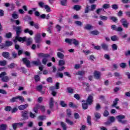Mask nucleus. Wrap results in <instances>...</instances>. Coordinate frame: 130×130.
I'll list each match as a JSON object with an SVG mask.
<instances>
[{"mask_svg": "<svg viewBox=\"0 0 130 130\" xmlns=\"http://www.w3.org/2000/svg\"><path fill=\"white\" fill-rule=\"evenodd\" d=\"M37 55L39 57H43L42 60L43 64H46V63H47V61H48L47 57L50 56V55L48 54H44L43 53H37Z\"/></svg>", "mask_w": 130, "mask_h": 130, "instance_id": "nucleus-1", "label": "nucleus"}, {"mask_svg": "<svg viewBox=\"0 0 130 130\" xmlns=\"http://www.w3.org/2000/svg\"><path fill=\"white\" fill-rule=\"evenodd\" d=\"M65 42H66V43H68V44H70V45L74 44L75 46H78V45L80 44V42L75 39H66Z\"/></svg>", "mask_w": 130, "mask_h": 130, "instance_id": "nucleus-2", "label": "nucleus"}, {"mask_svg": "<svg viewBox=\"0 0 130 130\" xmlns=\"http://www.w3.org/2000/svg\"><path fill=\"white\" fill-rule=\"evenodd\" d=\"M116 119L122 124H126L127 123V120H124L125 118V116L122 115H119L116 117Z\"/></svg>", "mask_w": 130, "mask_h": 130, "instance_id": "nucleus-3", "label": "nucleus"}, {"mask_svg": "<svg viewBox=\"0 0 130 130\" xmlns=\"http://www.w3.org/2000/svg\"><path fill=\"white\" fill-rule=\"evenodd\" d=\"M18 99L19 100V101L21 102V103L25 102V99L22 96H17L16 97L12 98L10 100V102L11 103H14V102H18Z\"/></svg>", "mask_w": 130, "mask_h": 130, "instance_id": "nucleus-4", "label": "nucleus"}, {"mask_svg": "<svg viewBox=\"0 0 130 130\" xmlns=\"http://www.w3.org/2000/svg\"><path fill=\"white\" fill-rule=\"evenodd\" d=\"M0 78H2V81L4 83H8L10 81V78H9V76H7L6 72H3L0 74Z\"/></svg>", "mask_w": 130, "mask_h": 130, "instance_id": "nucleus-5", "label": "nucleus"}, {"mask_svg": "<svg viewBox=\"0 0 130 130\" xmlns=\"http://www.w3.org/2000/svg\"><path fill=\"white\" fill-rule=\"evenodd\" d=\"M13 30H15L16 32V36H20L22 33V26L13 25Z\"/></svg>", "mask_w": 130, "mask_h": 130, "instance_id": "nucleus-6", "label": "nucleus"}, {"mask_svg": "<svg viewBox=\"0 0 130 130\" xmlns=\"http://www.w3.org/2000/svg\"><path fill=\"white\" fill-rule=\"evenodd\" d=\"M120 23H121L124 28H128V25L129 23L127 22V20L125 18H121L120 20Z\"/></svg>", "mask_w": 130, "mask_h": 130, "instance_id": "nucleus-7", "label": "nucleus"}, {"mask_svg": "<svg viewBox=\"0 0 130 130\" xmlns=\"http://www.w3.org/2000/svg\"><path fill=\"white\" fill-rule=\"evenodd\" d=\"M101 47L105 51H109V45L106 43H103L101 44Z\"/></svg>", "mask_w": 130, "mask_h": 130, "instance_id": "nucleus-8", "label": "nucleus"}, {"mask_svg": "<svg viewBox=\"0 0 130 130\" xmlns=\"http://www.w3.org/2000/svg\"><path fill=\"white\" fill-rule=\"evenodd\" d=\"M22 61L23 63L26 66L27 68H31V62L28 60L27 57L22 58Z\"/></svg>", "mask_w": 130, "mask_h": 130, "instance_id": "nucleus-9", "label": "nucleus"}, {"mask_svg": "<svg viewBox=\"0 0 130 130\" xmlns=\"http://www.w3.org/2000/svg\"><path fill=\"white\" fill-rule=\"evenodd\" d=\"M35 41L36 43H40L41 42V34H37L35 37Z\"/></svg>", "mask_w": 130, "mask_h": 130, "instance_id": "nucleus-10", "label": "nucleus"}, {"mask_svg": "<svg viewBox=\"0 0 130 130\" xmlns=\"http://www.w3.org/2000/svg\"><path fill=\"white\" fill-rule=\"evenodd\" d=\"M28 114L29 112L27 111H23L21 112V116L24 120L28 119L29 118V117L28 116Z\"/></svg>", "mask_w": 130, "mask_h": 130, "instance_id": "nucleus-11", "label": "nucleus"}, {"mask_svg": "<svg viewBox=\"0 0 130 130\" xmlns=\"http://www.w3.org/2000/svg\"><path fill=\"white\" fill-rule=\"evenodd\" d=\"M2 56L7 59H9V60H12V58L10 56V53L9 52H4L2 54Z\"/></svg>", "mask_w": 130, "mask_h": 130, "instance_id": "nucleus-12", "label": "nucleus"}, {"mask_svg": "<svg viewBox=\"0 0 130 130\" xmlns=\"http://www.w3.org/2000/svg\"><path fill=\"white\" fill-rule=\"evenodd\" d=\"M93 96L91 94L89 95L87 99L86 100V103L89 104V105H92L93 104Z\"/></svg>", "mask_w": 130, "mask_h": 130, "instance_id": "nucleus-13", "label": "nucleus"}, {"mask_svg": "<svg viewBox=\"0 0 130 130\" xmlns=\"http://www.w3.org/2000/svg\"><path fill=\"white\" fill-rule=\"evenodd\" d=\"M49 106L50 109H53V107H54V100L53 98H51L49 101Z\"/></svg>", "mask_w": 130, "mask_h": 130, "instance_id": "nucleus-14", "label": "nucleus"}, {"mask_svg": "<svg viewBox=\"0 0 130 130\" xmlns=\"http://www.w3.org/2000/svg\"><path fill=\"white\" fill-rule=\"evenodd\" d=\"M29 24L30 26H31V27H35V28L37 30L39 29V24H38V23H35L34 22V21H30L29 22Z\"/></svg>", "mask_w": 130, "mask_h": 130, "instance_id": "nucleus-15", "label": "nucleus"}, {"mask_svg": "<svg viewBox=\"0 0 130 130\" xmlns=\"http://www.w3.org/2000/svg\"><path fill=\"white\" fill-rule=\"evenodd\" d=\"M27 38L26 37H20V36H16V40H18L19 42H25L26 41Z\"/></svg>", "mask_w": 130, "mask_h": 130, "instance_id": "nucleus-16", "label": "nucleus"}, {"mask_svg": "<svg viewBox=\"0 0 130 130\" xmlns=\"http://www.w3.org/2000/svg\"><path fill=\"white\" fill-rule=\"evenodd\" d=\"M93 75L95 79L99 80V79H100V77H101V72L95 71H94Z\"/></svg>", "mask_w": 130, "mask_h": 130, "instance_id": "nucleus-17", "label": "nucleus"}, {"mask_svg": "<svg viewBox=\"0 0 130 130\" xmlns=\"http://www.w3.org/2000/svg\"><path fill=\"white\" fill-rule=\"evenodd\" d=\"M94 120L95 121H98V119H100L101 118V114L96 112L94 113Z\"/></svg>", "mask_w": 130, "mask_h": 130, "instance_id": "nucleus-18", "label": "nucleus"}, {"mask_svg": "<svg viewBox=\"0 0 130 130\" xmlns=\"http://www.w3.org/2000/svg\"><path fill=\"white\" fill-rule=\"evenodd\" d=\"M43 88V86H42V85H38L36 87V89L37 90V91H38L39 92H40V93H41V94H44V91H42V89Z\"/></svg>", "mask_w": 130, "mask_h": 130, "instance_id": "nucleus-19", "label": "nucleus"}, {"mask_svg": "<svg viewBox=\"0 0 130 130\" xmlns=\"http://www.w3.org/2000/svg\"><path fill=\"white\" fill-rule=\"evenodd\" d=\"M29 106V105L28 104H26L25 105H21L19 106H18V109L19 110H24L27 108Z\"/></svg>", "mask_w": 130, "mask_h": 130, "instance_id": "nucleus-20", "label": "nucleus"}, {"mask_svg": "<svg viewBox=\"0 0 130 130\" xmlns=\"http://www.w3.org/2000/svg\"><path fill=\"white\" fill-rule=\"evenodd\" d=\"M84 29L85 30H92V29H94V26H93L90 24H87L85 26Z\"/></svg>", "mask_w": 130, "mask_h": 130, "instance_id": "nucleus-21", "label": "nucleus"}, {"mask_svg": "<svg viewBox=\"0 0 130 130\" xmlns=\"http://www.w3.org/2000/svg\"><path fill=\"white\" fill-rule=\"evenodd\" d=\"M89 104H88V103H83L82 104V109L83 110H86L87 109H88V108H89Z\"/></svg>", "mask_w": 130, "mask_h": 130, "instance_id": "nucleus-22", "label": "nucleus"}, {"mask_svg": "<svg viewBox=\"0 0 130 130\" xmlns=\"http://www.w3.org/2000/svg\"><path fill=\"white\" fill-rule=\"evenodd\" d=\"M8 128V125L7 124H1L0 125V130H6Z\"/></svg>", "mask_w": 130, "mask_h": 130, "instance_id": "nucleus-23", "label": "nucleus"}, {"mask_svg": "<svg viewBox=\"0 0 130 130\" xmlns=\"http://www.w3.org/2000/svg\"><path fill=\"white\" fill-rule=\"evenodd\" d=\"M39 104L36 105L33 108V111L37 114L38 113V109H39Z\"/></svg>", "mask_w": 130, "mask_h": 130, "instance_id": "nucleus-24", "label": "nucleus"}, {"mask_svg": "<svg viewBox=\"0 0 130 130\" xmlns=\"http://www.w3.org/2000/svg\"><path fill=\"white\" fill-rule=\"evenodd\" d=\"M111 40H112V41H118L119 38H118L117 36L114 35L111 37Z\"/></svg>", "mask_w": 130, "mask_h": 130, "instance_id": "nucleus-25", "label": "nucleus"}, {"mask_svg": "<svg viewBox=\"0 0 130 130\" xmlns=\"http://www.w3.org/2000/svg\"><path fill=\"white\" fill-rule=\"evenodd\" d=\"M57 57H58V58H60L61 59H63L64 57V55H63V54H62V53L58 52L57 53Z\"/></svg>", "mask_w": 130, "mask_h": 130, "instance_id": "nucleus-26", "label": "nucleus"}, {"mask_svg": "<svg viewBox=\"0 0 130 130\" xmlns=\"http://www.w3.org/2000/svg\"><path fill=\"white\" fill-rule=\"evenodd\" d=\"M86 74V71H79L77 73H76V75L77 76H84Z\"/></svg>", "mask_w": 130, "mask_h": 130, "instance_id": "nucleus-27", "label": "nucleus"}, {"mask_svg": "<svg viewBox=\"0 0 130 130\" xmlns=\"http://www.w3.org/2000/svg\"><path fill=\"white\" fill-rule=\"evenodd\" d=\"M26 46H30L32 44V38H29L27 40H26Z\"/></svg>", "mask_w": 130, "mask_h": 130, "instance_id": "nucleus-28", "label": "nucleus"}, {"mask_svg": "<svg viewBox=\"0 0 130 130\" xmlns=\"http://www.w3.org/2000/svg\"><path fill=\"white\" fill-rule=\"evenodd\" d=\"M119 101V99L118 98H116L113 102V104L112 105V107H115L117 105V103Z\"/></svg>", "mask_w": 130, "mask_h": 130, "instance_id": "nucleus-29", "label": "nucleus"}, {"mask_svg": "<svg viewBox=\"0 0 130 130\" xmlns=\"http://www.w3.org/2000/svg\"><path fill=\"white\" fill-rule=\"evenodd\" d=\"M110 19L113 21L114 23H117V21H118V19L115 16H110Z\"/></svg>", "mask_w": 130, "mask_h": 130, "instance_id": "nucleus-30", "label": "nucleus"}, {"mask_svg": "<svg viewBox=\"0 0 130 130\" xmlns=\"http://www.w3.org/2000/svg\"><path fill=\"white\" fill-rule=\"evenodd\" d=\"M74 23L76 25H77V26H79V27H83V22L79 20L75 21Z\"/></svg>", "mask_w": 130, "mask_h": 130, "instance_id": "nucleus-31", "label": "nucleus"}, {"mask_svg": "<svg viewBox=\"0 0 130 130\" xmlns=\"http://www.w3.org/2000/svg\"><path fill=\"white\" fill-rule=\"evenodd\" d=\"M64 64H66V61H64V60H62V59L59 60L58 66L62 67V66H64Z\"/></svg>", "mask_w": 130, "mask_h": 130, "instance_id": "nucleus-32", "label": "nucleus"}, {"mask_svg": "<svg viewBox=\"0 0 130 130\" xmlns=\"http://www.w3.org/2000/svg\"><path fill=\"white\" fill-rule=\"evenodd\" d=\"M67 90L68 91V92L69 93V94H73L74 93V89H73L71 87H67Z\"/></svg>", "mask_w": 130, "mask_h": 130, "instance_id": "nucleus-33", "label": "nucleus"}, {"mask_svg": "<svg viewBox=\"0 0 130 130\" xmlns=\"http://www.w3.org/2000/svg\"><path fill=\"white\" fill-rule=\"evenodd\" d=\"M87 122L88 124V125H92V122H91V116H87Z\"/></svg>", "mask_w": 130, "mask_h": 130, "instance_id": "nucleus-34", "label": "nucleus"}, {"mask_svg": "<svg viewBox=\"0 0 130 130\" xmlns=\"http://www.w3.org/2000/svg\"><path fill=\"white\" fill-rule=\"evenodd\" d=\"M101 109V105L99 103H96V106L95 107V109L96 111H99V110Z\"/></svg>", "mask_w": 130, "mask_h": 130, "instance_id": "nucleus-35", "label": "nucleus"}, {"mask_svg": "<svg viewBox=\"0 0 130 130\" xmlns=\"http://www.w3.org/2000/svg\"><path fill=\"white\" fill-rule=\"evenodd\" d=\"M90 34H91V35H99V34H100V32H99L98 30H95L90 31Z\"/></svg>", "mask_w": 130, "mask_h": 130, "instance_id": "nucleus-36", "label": "nucleus"}, {"mask_svg": "<svg viewBox=\"0 0 130 130\" xmlns=\"http://www.w3.org/2000/svg\"><path fill=\"white\" fill-rule=\"evenodd\" d=\"M31 63L35 66H39V64H41V62H40V60H38V61H32Z\"/></svg>", "mask_w": 130, "mask_h": 130, "instance_id": "nucleus-37", "label": "nucleus"}, {"mask_svg": "<svg viewBox=\"0 0 130 130\" xmlns=\"http://www.w3.org/2000/svg\"><path fill=\"white\" fill-rule=\"evenodd\" d=\"M100 20H102V21H107L108 17L107 16H105L103 15L100 16Z\"/></svg>", "mask_w": 130, "mask_h": 130, "instance_id": "nucleus-38", "label": "nucleus"}, {"mask_svg": "<svg viewBox=\"0 0 130 130\" xmlns=\"http://www.w3.org/2000/svg\"><path fill=\"white\" fill-rule=\"evenodd\" d=\"M56 78H63V74L62 73H57L56 75Z\"/></svg>", "mask_w": 130, "mask_h": 130, "instance_id": "nucleus-39", "label": "nucleus"}, {"mask_svg": "<svg viewBox=\"0 0 130 130\" xmlns=\"http://www.w3.org/2000/svg\"><path fill=\"white\" fill-rule=\"evenodd\" d=\"M5 44H6V47H10V46H12L13 45V42L7 41L5 42Z\"/></svg>", "mask_w": 130, "mask_h": 130, "instance_id": "nucleus-40", "label": "nucleus"}, {"mask_svg": "<svg viewBox=\"0 0 130 130\" xmlns=\"http://www.w3.org/2000/svg\"><path fill=\"white\" fill-rule=\"evenodd\" d=\"M81 7L80 5H75L74 6L73 9L75 11H80L81 10Z\"/></svg>", "mask_w": 130, "mask_h": 130, "instance_id": "nucleus-41", "label": "nucleus"}, {"mask_svg": "<svg viewBox=\"0 0 130 130\" xmlns=\"http://www.w3.org/2000/svg\"><path fill=\"white\" fill-rule=\"evenodd\" d=\"M44 8L46 10V12H47L48 13H49V12H51V10H50V7H49L48 5H44Z\"/></svg>", "mask_w": 130, "mask_h": 130, "instance_id": "nucleus-42", "label": "nucleus"}, {"mask_svg": "<svg viewBox=\"0 0 130 130\" xmlns=\"http://www.w3.org/2000/svg\"><path fill=\"white\" fill-rule=\"evenodd\" d=\"M60 125L63 130H67V125L63 122H60Z\"/></svg>", "mask_w": 130, "mask_h": 130, "instance_id": "nucleus-43", "label": "nucleus"}, {"mask_svg": "<svg viewBox=\"0 0 130 130\" xmlns=\"http://www.w3.org/2000/svg\"><path fill=\"white\" fill-rule=\"evenodd\" d=\"M60 105L61 106V107H67V106H68V104H66V103H64V101H60Z\"/></svg>", "mask_w": 130, "mask_h": 130, "instance_id": "nucleus-44", "label": "nucleus"}, {"mask_svg": "<svg viewBox=\"0 0 130 130\" xmlns=\"http://www.w3.org/2000/svg\"><path fill=\"white\" fill-rule=\"evenodd\" d=\"M0 66L2 67H5V66H7V61L6 60L0 61Z\"/></svg>", "mask_w": 130, "mask_h": 130, "instance_id": "nucleus-45", "label": "nucleus"}, {"mask_svg": "<svg viewBox=\"0 0 130 130\" xmlns=\"http://www.w3.org/2000/svg\"><path fill=\"white\" fill-rule=\"evenodd\" d=\"M66 122H67V123H68V124H70V125H74V122L71 121L69 119H66Z\"/></svg>", "mask_w": 130, "mask_h": 130, "instance_id": "nucleus-46", "label": "nucleus"}, {"mask_svg": "<svg viewBox=\"0 0 130 130\" xmlns=\"http://www.w3.org/2000/svg\"><path fill=\"white\" fill-rule=\"evenodd\" d=\"M109 119L111 123H112L115 121V117L114 116H110Z\"/></svg>", "mask_w": 130, "mask_h": 130, "instance_id": "nucleus-47", "label": "nucleus"}, {"mask_svg": "<svg viewBox=\"0 0 130 130\" xmlns=\"http://www.w3.org/2000/svg\"><path fill=\"white\" fill-rule=\"evenodd\" d=\"M90 12V6L89 5H87L86 7L85 8V14H88Z\"/></svg>", "mask_w": 130, "mask_h": 130, "instance_id": "nucleus-48", "label": "nucleus"}, {"mask_svg": "<svg viewBox=\"0 0 130 130\" xmlns=\"http://www.w3.org/2000/svg\"><path fill=\"white\" fill-rule=\"evenodd\" d=\"M121 69H125L126 68V64L125 62H121L119 64Z\"/></svg>", "mask_w": 130, "mask_h": 130, "instance_id": "nucleus-49", "label": "nucleus"}, {"mask_svg": "<svg viewBox=\"0 0 130 130\" xmlns=\"http://www.w3.org/2000/svg\"><path fill=\"white\" fill-rule=\"evenodd\" d=\"M68 0H60V4L61 6H67V4L68 3Z\"/></svg>", "mask_w": 130, "mask_h": 130, "instance_id": "nucleus-50", "label": "nucleus"}, {"mask_svg": "<svg viewBox=\"0 0 130 130\" xmlns=\"http://www.w3.org/2000/svg\"><path fill=\"white\" fill-rule=\"evenodd\" d=\"M96 5L95 4H92L91 5V9H90V11L91 12H93V11H95V10H96Z\"/></svg>", "mask_w": 130, "mask_h": 130, "instance_id": "nucleus-51", "label": "nucleus"}, {"mask_svg": "<svg viewBox=\"0 0 130 130\" xmlns=\"http://www.w3.org/2000/svg\"><path fill=\"white\" fill-rule=\"evenodd\" d=\"M12 56L13 58H17V57H18V53H16L15 51H13L12 53Z\"/></svg>", "mask_w": 130, "mask_h": 130, "instance_id": "nucleus-52", "label": "nucleus"}, {"mask_svg": "<svg viewBox=\"0 0 130 130\" xmlns=\"http://www.w3.org/2000/svg\"><path fill=\"white\" fill-rule=\"evenodd\" d=\"M69 106L70 107H72V108H77V107H78V106L74 104L73 102L69 103Z\"/></svg>", "mask_w": 130, "mask_h": 130, "instance_id": "nucleus-53", "label": "nucleus"}, {"mask_svg": "<svg viewBox=\"0 0 130 130\" xmlns=\"http://www.w3.org/2000/svg\"><path fill=\"white\" fill-rule=\"evenodd\" d=\"M108 115H109V112H108V111H107V110H105L103 113V116L105 117H107V116H108Z\"/></svg>", "mask_w": 130, "mask_h": 130, "instance_id": "nucleus-54", "label": "nucleus"}, {"mask_svg": "<svg viewBox=\"0 0 130 130\" xmlns=\"http://www.w3.org/2000/svg\"><path fill=\"white\" fill-rule=\"evenodd\" d=\"M67 114L68 117H71V115H72V111H71V109L67 110Z\"/></svg>", "mask_w": 130, "mask_h": 130, "instance_id": "nucleus-55", "label": "nucleus"}, {"mask_svg": "<svg viewBox=\"0 0 130 130\" xmlns=\"http://www.w3.org/2000/svg\"><path fill=\"white\" fill-rule=\"evenodd\" d=\"M74 98L76 99L77 100H80L81 99V96H80V94H75L74 95Z\"/></svg>", "mask_w": 130, "mask_h": 130, "instance_id": "nucleus-56", "label": "nucleus"}, {"mask_svg": "<svg viewBox=\"0 0 130 130\" xmlns=\"http://www.w3.org/2000/svg\"><path fill=\"white\" fill-rule=\"evenodd\" d=\"M112 50L113 51L117 50V45H116V44H113L112 45Z\"/></svg>", "mask_w": 130, "mask_h": 130, "instance_id": "nucleus-57", "label": "nucleus"}, {"mask_svg": "<svg viewBox=\"0 0 130 130\" xmlns=\"http://www.w3.org/2000/svg\"><path fill=\"white\" fill-rule=\"evenodd\" d=\"M5 111L10 112L12 111V107L11 106H6L5 108Z\"/></svg>", "mask_w": 130, "mask_h": 130, "instance_id": "nucleus-58", "label": "nucleus"}, {"mask_svg": "<svg viewBox=\"0 0 130 130\" xmlns=\"http://www.w3.org/2000/svg\"><path fill=\"white\" fill-rule=\"evenodd\" d=\"M112 8L113 9V10H115V11H116V10L118 9V5L116 4L112 5Z\"/></svg>", "mask_w": 130, "mask_h": 130, "instance_id": "nucleus-59", "label": "nucleus"}, {"mask_svg": "<svg viewBox=\"0 0 130 130\" xmlns=\"http://www.w3.org/2000/svg\"><path fill=\"white\" fill-rule=\"evenodd\" d=\"M39 109H41L42 112H44L45 111V107L44 106H41L39 105Z\"/></svg>", "mask_w": 130, "mask_h": 130, "instance_id": "nucleus-60", "label": "nucleus"}, {"mask_svg": "<svg viewBox=\"0 0 130 130\" xmlns=\"http://www.w3.org/2000/svg\"><path fill=\"white\" fill-rule=\"evenodd\" d=\"M8 68L9 69H14L15 68V63H11L10 64L8 65Z\"/></svg>", "mask_w": 130, "mask_h": 130, "instance_id": "nucleus-61", "label": "nucleus"}, {"mask_svg": "<svg viewBox=\"0 0 130 130\" xmlns=\"http://www.w3.org/2000/svg\"><path fill=\"white\" fill-rule=\"evenodd\" d=\"M12 18L13 19H18L19 18V15L16 13H13L12 15Z\"/></svg>", "mask_w": 130, "mask_h": 130, "instance_id": "nucleus-62", "label": "nucleus"}, {"mask_svg": "<svg viewBox=\"0 0 130 130\" xmlns=\"http://www.w3.org/2000/svg\"><path fill=\"white\" fill-rule=\"evenodd\" d=\"M18 124H17V123H14L13 124H12V127L13 128V129L16 130L17 129V127H18Z\"/></svg>", "mask_w": 130, "mask_h": 130, "instance_id": "nucleus-63", "label": "nucleus"}, {"mask_svg": "<svg viewBox=\"0 0 130 130\" xmlns=\"http://www.w3.org/2000/svg\"><path fill=\"white\" fill-rule=\"evenodd\" d=\"M6 37L8 39L12 38V32H9L6 34Z\"/></svg>", "mask_w": 130, "mask_h": 130, "instance_id": "nucleus-64", "label": "nucleus"}]
</instances>
